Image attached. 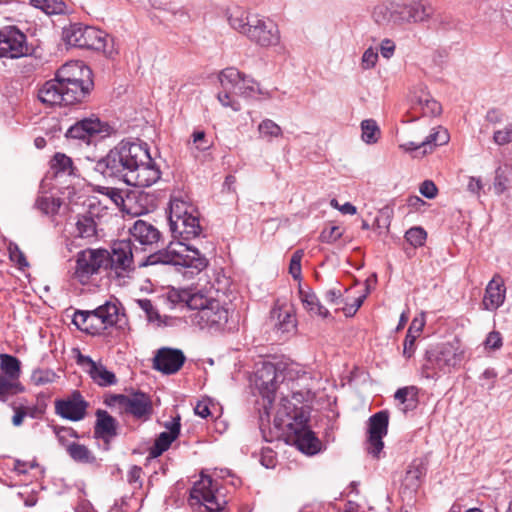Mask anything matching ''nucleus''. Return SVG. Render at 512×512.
I'll use <instances>...</instances> for the list:
<instances>
[{
  "mask_svg": "<svg viewBox=\"0 0 512 512\" xmlns=\"http://www.w3.org/2000/svg\"><path fill=\"white\" fill-rule=\"evenodd\" d=\"M36 207L44 214H55L61 206V201L58 198L43 195L37 198Z\"/></svg>",
  "mask_w": 512,
  "mask_h": 512,
  "instance_id": "nucleus-43",
  "label": "nucleus"
},
{
  "mask_svg": "<svg viewBox=\"0 0 512 512\" xmlns=\"http://www.w3.org/2000/svg\"><path fill=\"white\" fill-rule=\"evenodd\" d=\"M413 110L423 116L435 117L441 114V104L430 94L424 83L415 84L410 90Z\"/></svg>",
  "mask_w": 512,
  "mask_h": 512,
  "instance_id": "nucleus-19",
  "label": "nucleus"
},
{
  "mask_svg": "<svg viewBox=\"0 0 512 512\" xmlns=\"http://www.w3.org/2000/svg\"><path fill=\"white\" fill-rule=\"evenodd\" d=\"M107 269L119 280L130 277L134 271L132 244L130 240L116 241L111 246L107 259ZM125 283V281H123Z\"/></svg>",
  "mask_w": 512,
  "mask_h": 512,
  "instance_id": "nucleus-14",
  "label": "nucleus"
},
{
  "mask_svg": "<svg viewBox=\"0 0 512 512\" xmlns=\"http://www.w3.org/2000/svg\"><path fill=\"white\" fill-rule=\"evenodd\" d=\"M494 142L498 145H505L512 142V124L505 126L503 129L495 131L493 136Z\"/></svg>",
  "mask_w": 512,
  "mask_h": 512,
  "instance_id": "nucleus-48",
  "label": "nucleus"
},
{
  "mask_svg": "<svg viewBox=\"0 0 512 512\" xmlns=\"http://www.w3.org/2000/svg\"><path fill=\"white\" fill-rule=\"evenodd\" d=\"M87 403L78 391H74L65 399L55 402L56 413L64 419L79 421L86 414Z\"/></svg>",
  "mask_w": 512,
  "mask_h": 512,
  "instance_id": "nucleus-22",
  "label": "nucleus"
},
{
  "mask_svg": "<svg viewBox=\"0 0 512 512\" xmlns=\"http://www.w3.org/2000/svg\"><path fill=\"white\" fill-rule=\"evenodd\" d=\"M190 501L192 505H203L207 512H219L226 504V500L218 491L212 478L204 474H201L200 479L194 483L190 492Z\"/></svg>",
  "mask_w": 512,
  "mask_h": 512,
  "instance_id": "nucleus-12",
  "label": "nucleus"
},
{
  "mask_svg": "<svg viewBox=\"0 0 512 512\" xmlns=\"http://www.w3.org/2000/svg\"><path fill=\"white\" fill-rule=\"evenodd\" d=\"M93 88L92 71L80 61L64 64L56 77L39 90V100L47 105H71L82 102Z\"/></svg>",
  "mask_w": 512,
  "mask_h": 512,
  "instance_id": "nucleus-2",
  "label": "nucleus"
},
{
  "mask_svg": "<svg viewBox=\"0 0 512 512\" xmlns=\"http://www.w3.org/2000/svg\"><path fill=\"white\" fill-rule=\"evenodd\" d=\"M257 131L259 138L266 142H272L283 136L282 128L276 122L268 118L263 119L259 123Z\"/></svg>",
  "mask_w": 512,
  "mask_h": 512,
  "instance_id": "nucleus-34",
  "label": "nucleus"
},
{
  "mask_svg": "<svg viewBox=\"0 0 512 512\" xmlns=\"http://www.w3.org/2000/svg\"><path fill=\"white\" fill-rule=\"evenodd\" d=\"M343 234V231L338 226H331L325 228L320 235L323 242L332 243L337 241Z\"/></svg>",
  "mask_w": 512,
  "mask_h": 512,
  "instance_id": "nucleus-52",
  "label": "nucleus"
},
{
  "mask_svg": "<svg viewBox=\"0 0 512 512\" xmlns=\"http://www.w3.org/2000/svg\"><path fill=\"white\" fill-rule=\"evenodd\" d=\"M67 452L70 457L77 462L92 463L95 460L90 450L86 446L78 443L68 445Z\"/></svg>",
  "mask_w": 512,
  "mask_h": 512,
  "instance_id": "nucleus-39",
  "label": "nucleus"
},
{
  "mask_svg": "<svg viewBox=\"0 0 512 512\" xmlns=\"http://www.w3.org/2000/svg\"><path fill=\"white\" fill-rule=\"evenodd\" d=\"M131 237L142 245H152L159 239V231L150 223L137 220L129 229Z\"/></svg>",
  "mask_w": 512,
  "mask_h": 512,
  "instance_id": "nucleus-28",
  "label": "nucleus"
},
{
  "mask_svg": "<svg viewBox=\"0 0 512 512\" xmlns=\"http://www.w3.org/2000/svg\"><path fill=\"white\" fill-rule=\"evenodd\" d=\"M31 4L48 15L61 14L65 10V4L62 0H31Z\"/></svg>",
  "mask_w": 512,
  "mask_h": 512,
  "instance_id": "nucleus-42",
  "label": "nucleus"
},
{
  "mask_svg": "<svg viewBox=\"0 0 512 512\" xmlns=\"http://www.w3.org/2000/svg\"><path fill=\"white\" fill-rule=\"evenodd\" d=\"M209 404L208 400L199 401L194 408L195 414L202 418L208 417L211 414Z\"/></svg>",
  "mask_w": 512,
  "mask_h": 512,
  "instance_id": "nucleus-62",
  "label": "nucleus"
},
{
  "mask_svg": "<svg viewBox=\"0 0 512 512\" xmlns=\"http://www.w3.org/2000/svg\"><path fill=\"white\" fill-rule=\"evenodd\" d=\"M260 94H263V92L259 83L241 72V81L237 85L235 97L256 98Z\"/></svg>",
  "mask_w": 512,
  "mask_h": 512,
  "instance_id": "nucleus-33",
  "label": "nucleus"
},
{
  "mask_svg": "<svg viewBox=\"0 0 512 512\" xmlns=\"http://www.w3.org/2000/svg\"><path fill=\"white\" fill-rule=\"evenodd\" d=\"M482 188H483V184H482V181L480 178L469 177L468 183H467V189L469 192L479 196Z\"/></svg>",
  "mask_w": 512,
  "mask_h": 512,
  "instance_id": "nucleus-64",
  "label": "nucleus"
},
{
  "mask_svg": "<svg viewBox=\"0 0 512 512\" xmlns=\"http://www.w3.org/2000/svg\"><path fill=\"white\" fill-rule=\"evenodd\" d=\"M421 471L418 468H410L405 476V482L411 486H417Z\"/></svg>",
  "mask_w": 512,
  "mask_h": 512,
  "instance_id": "nucleus-63",
  "label": "nucleus"
},
{
  "mask_svg": "<svg viewBox=\"0 0 512 512\" xmlns=\"http://www.w3.org/2000/svg\"><path fill=\"white\" fill-rule=\"evenodd\" d=\"M307 417L304 413L298 412L296 403L289 400L288 396L282 397L279 403L274 425L289 441L307 455H314L321 449V442L306 425Z\"/></svg>",
  "mask_w": 512,
  "mask_h": 512,
  "instance_id": "nucleus-3",
  "label": "nucleus"
},
{
  "mask_svg": "<svg viewBox=\"0 0 512 512\" xmlns=\"http://www.w3.org/2000/svg\"><path fill=\"white\" fill-rule=\"evenodd\" d=\"M484 345H485L486 350L495 351V350L500 349L502 346L501 334L497 331L490 332L486 337Z\"/></svg>",
  "mask_w": 512,
  "mask_h": 512,
  "instance_id": "nucleus-54",
  "label": "nucleus"
},
{
  "mask_svg": "<svg viewBox=\"0 0 512 512\" xmlns=\"http://www.w3.org/2000/svg\"><path fill=\"white\" fill-rule=\"evenodd\" d=\"M241 81V72L229 67L219 74L221 90L217 94V99L223 107H229L237 112L241 109L239 101L235 98L237 85Z\"/></svg>",
  "mask_w": 512,
  "mask_h": 512,
  "instance_id": "nucleus-17",
  "label": "nucleus"
},
{
  "mask_svg": "<svg viewBox=\"0 0 512 512\" xmlns=\"http://www.w3.org/2000/svg\"><path fill=\"white\" fill-rule=\"evenodd\" d=\"M432 9L421 1H388L376 5L372 18L378 25L404 28L430 19Z\"/></svg>",
  "mask_w": 512,
  "mask_h": 512,
  "instance_id": "nucleus-6",
  "label": "nucleus"
},
{
  "mask_svg": "<svg viewBox=\"0 0 512 512\" xmlns=\"http://www.w3.org/2000/svg\"><path fill=\"white\" fill-rule=\"evenodd\" d=\"M424 325H425V314L421 313L419 316L415 317L412 320L411 325L408 329V332L415 334L417 336H420Z\"/></svg>",
  "mask_w": 512,
  "mask_h": 512,
  "instance_id": "nucleus-58",
  "label": "nucleus"
},
{
  "mask_svg": "<svg viewBox=\"0 0 512 512\" xmlns=\"http://www.w3.org/2000/svg\"><path fill=\"white\" fill-rule=\"evenodd\" d=\"M169 224L173 235L182 240L194 239L202 231L198 211L181 196H173L170 200Z\"/></svg>",
  "mask_w": 512,
  "mask_h": 512,
  "instance_id": "nucleus-10",
  "label": "nucleus"
},
{
  "mask_svg": "<svg viewBox=\"0 0 512 512\" xmlns=\"http://www.w3.org/2000/svg\"><path fill=\"white\" fill-rule=\"evenodd\" d=\"M29 54L26 35L16 26L0 29V58L18 59Z\"/></svg>",
  "mask_w": 512,
  "mask_h": 512,
  "instance_id": "nucleus-15",
  "label": "nucleus"
},
{
  "mask_svg": "<svg viewBox=\"0 0 512 512\" xmlns=\"http://www.w3.org/2000/svg\"><path fill=\"white\" fill-rule=\"evenodd\" d=\"M173 302L185 303L191 310H196L192 321L201 329L219 331L225 327L229 312L218 300L207 296L199 290L183 289L171 293Z\"/></svg>",
  "mask_w": 512,
  "mask_h": 512,
  "instance_id": "nucleus-4",
  "label": "nucleus"
},
{
  "mask_svg": "<svg viewBox=\"0 0 512 512\" xmlns=\"http://www.w3.org/2000/svg\"><path fill=\"white\" fill-rule=\"evenodd\" d=\"M0 366L4 372V376L17 381L20 376V361L11 355L1 354L0 355Z\"/></svg>",
  "mask_w": 512,
  "mask_h": 512,
  "instance_id": "nucleus-35",
  "label": "nucleus"
},
{
  "mask_svg": "<svg viewBox=\"0 0 512 512\" xmlns=\"http://www.w3.org/2000/svg\"><path fill=\"white\" fill-rule=\"evenodd\" d=\"M275 328L282 333H290L296 329L294 308L289 304L276 306L271 312Z\"/></svg>",
  "mask_w": 512,
  "mask_h": 512,
  "instance_id": "nucleus-26",
  "label": "nucleus"
},
{
  "mask_svg": "<svg viewBox=\"0 0 512 512\" xmlns=\"http://www.w3.org/2000/svg\"><path fill=\"white\" fill-rule=\"evenodd\" d=\"M300 299L304 309L311 315H316L323 319L329 316V311L318 300L314 292L300 290Z\"/></svg>",
  "mask_w": 512,
  "mask_h": 512,
  "instance_id": "nucleus-30",
  "label": "nucleus"
},
{
  "mask_svg": "<svg viewBox=\"0 0 512 512\" xmlns=\"http://www.w3.org/2000/svg\"><path fill=\"white\" fill-rule=\"evenodd\" d=\"M419 336L407 332V335L403 344V355L407 358L412 357L415 352V341Z\"/></svg>",
  "mask_w": 512,
  "mask_h": 512,
  "instance_id": "nucleus-55",
  "label": "nucleus"
},
{
  "mask_svg": "<svg viewBox=\"0 0 512 512\" xmlns=\"http://www.w3.org/2000/svg\"><path fill=\"white\" fill-rule=\"evenodd\" d=\"M10 258L20 266H27L28 263L22 251L16 245L9 246Z\"/></svg>",
  "mask_w": 512,
  "mask_h": 512,
  "instance_id": "nucleus-59",
  "label": "nucleus"
},
{
  "mask_svg": "<svg viewBox=\"0 0 512 512\" xmlns=\"http://www.w3.org/2000/svg\"><path fill=\"white\" fill-rule=\"evenodd\" d=\"M112 130L108 123L102 122L98 117L92 115L72 125L67 130L66 136L68 138L86 140L96 135L101 137L109 136Z\"/></svg>",
  "mask_w": 512,
  "mask_h": 512,
  "instance_id": "nucleus-18",
  "label": "nucleus"
},
{
  "mask_svg": "<svg viewBox=\"0 0 512 512\" xmlns=\"http://www.w3.org/2000/svg\"><path fill=\"white\" fill-rule=\"evenodd\" d=\"M94 316V333L99 334L103 330L115 325L119 320V308L115 302L107 301L105 304L92 310Z\"/></svg>",
  "mask_w": 512,
  "mask_h": 512,
  "instance_id": "nucleus-25",
  "label": "nucleus"
},
{
  "mask_svg": "<svg viewBox=\"0 0 512 512\" xmlns=\"http://www.w3.org/2000/svg\"><path fill=\"white\" fill-rule=\"evenodd\" d=\"M419 190H420V193L428 199L435 198L437 195V191H438L436 185L432 181H429V180L424 181L420 185Z\"/></svg>",
  "mask_w": 512,
  "mask_h": 512,
  "instance_id": "nucleus-57",
  "label": "nucleus"
},
{
  "mask_svg": "<svg viewBox=\"0 0 512 512\" xmlns=\"http://www.w3.org/2000/svg\"><path fill=\"white\" fill-rule=\"evenodd\" d=\"M51 167L55 170L56 174H72L73 163L71 158L62 153H56L51 161Z\"/></svg>",
  "mask_w": 512,
  "mask_h": 512,
  "instance_id": "nucleus-44",
  "label": "nucleus"
},
{
  "mask_svg": "<svg viewBox=\"0 0 512 512\" xmlns=\"http://www.w3.org/2000/svg\"><path fill=\"white\" fill-rule=\"evenodd\" d=\"M105 403L119 413H129L137 418L146 416L150 411V401L143 393L111 395Z\"/></svg>",
  "mask_w": 512,
  "mask_h": 512,
  "instance_id": "nucleus-16",
  "label": "nucleus"
},
{
  "mask_svg": "<svg viewBox=\"0 0 512 512\" xmlns=\"http://www.w3.org/2000/svg\"><path fill=\"white\" fill-rule=\"evenodd\" d=\"M261 464L266 468H273L276 465V458L273 451L265 449L262 451Z\"/></svg>",
  "mask_w": 512,
  "mask_h": 512,
  "instance_id": "nucleus-61",
  "label": "nucleus"
},
{
  "mask_svg": "<svg viewBox=\"0 0 512 512\" xmlns=\"http://www.w3.org/2000/svg\"><path fill=\"white\" fill-rule=\"evenodd\" d=\"M389 414L387 411H380L369 420L368 453L373 457H379L384 447L382 438L387 434Z\"/></svg>",
  "mask_w": 512,
  "mask_h": 512,
  "instance_id": "nucleus-20",
  "label": "nucleus"
},
{
  "mask_svg": "<svg viewBox=\"0 0 512 512\" xmlns=\"http://www.w3.org/2000/svg\"><path fill=\"white\" fill-rule=\"evenodd\" d=\"M59 376L52 369L37 368L31 374V382L36 386H45L54 383Z\"/></svg>",
  "mask_w": 512,
  "mask_h": 512,
  "instance_id": "nucleus-38",
  "label": "nucleus"
},
{
  "mask_svg": "<svg viewBox=\"0 0 512 512\" xmlns=\"http://www.w3.org/2000/svg\"><path fill=\"white\" fill-rule=\"evenodd\" d=\"M74 235L79 238L89 239L96 235L94 220L88 216H81L75 224Z\"/></svg>",
  "mask_w": 512,
  "mask_h": 512,
  "instance_id": "nucleus-36",
  "label": "nucleus"
},
{
  "mask_svg": "<svg viewBox=\"0 0 512 512\" xmlns=\"http://www.w3.org/2000/svg\"><path fill=\"white\" fill-rule=\"evenodd\" d=\"M77 363L97 385L107 387L116 384L117 378L115 374L108 370L102 362L94 361L89 356L79 354L77 357Z\"/></svg>",
  "mask_w": 512,
  "mask_h": 512,
  "instance_id": "nucleus-21",
  "label": "nucleus"
},
{
  "mask_svg": "<svg viewBox=\"0 0 512 512\" xmlns=\"http://www.w3.org/2000/svg\"><path fill=\"white\" fill-rule=\"evenodd\" d=\"M138 304L140 308L146 313V316L150 322L159 321L160 316L150 300L142 299L138 301Z\"/></svg>",
  "mask_w": 512,
  "mask_h": 512,
  "instance_id": "nucleus-53",
  "label": "nucleus"
},
{
  "mask_svg": "<svg viewBox=\"0 0 512 512\" xmlns=\"http://www.w3.org/2000/svg\"><path fill=\"white\" fill-rule=\"evenodd\" d=\"M325 300L334 305H338L342 303V293L341 290L338 288H331L326 291L325 293Z\"/></svg>",
  "mask_w": 512,
  "mask_h": 512,
  "instance_id": "nucleus-60",
  "label": "nucleus"
},
{
  "mask_svg": "<svg viewBox=\"0 0 512 512\" xmlns=\"http://www.w3.org/2000/svg\"><path fill=\"white\" fill-rule=\"evenodd\" d=\"M506 298V287L504 280L499 274L488 282L482 299V308L487 311H495L504 303Z\"/></svg>",
  "mask_w": 512,
  "mask_h": 512,
  "instance_id": "nucleus-24",
  "label": "nucleus"
},
{
  "mask_svg": "<svg viewBox=\"0 0 512 512\" xmlns=\"http://www.w3.org/2000/svg\"><path fill=\"white\" fill-rule=\"evenodd\" d=\"M100 193L106 197L115 207L124 210L125 200L119 189L111 187H102Z\"/></svg>",
  "mask_w": 512,
  "mask_h": 512,
  "instance_id": "nucleus-45",
  "label": "nucleus"
},
{
  "mask_svg": "<svg viewBox=\"0 0 512 512\" xmlns=\"http://www.w3.org/2000/svg\"><path fill=\"white\" fill-rule=\"evenodd\" d=\"M426 232L421 227H413L409 229L406 234V240L414 247L422 246L426 240Z\"/></svg>",
  "mask_w": 512,
  "mask_h": 512,
  "instance_id": "nucleus-46",
  "label": "nucleus"
},
{
  "mask_svg": "<svg viewBox=\"0 0 512 512\" xmlns=\"http://www.w3.org/2000/svg\"><path fill=\"white\" fill-rule=\"evenodd\" d=\"M448 141L449 133L445 128L441 126L433 128L429 135L422 140V145H424L423 154L431 152L433 147L444 145Z\"/></svg>",
  "mask_w": 512,
  "mask_h": 512,
  "instance_id": "nucleus-32",
  "label": "nucleus"
},
{
  "mask_svg": "<svg viewBox=\"0 0 512 512\" xmlns=\"http://www.w3.org/2000/svg\"><path fill=\"white\" fill-rule=\"evenodd\" d=\"M108 256L109 251L105 249H86L79 252L73 273L74 279L82 284L88 283L102 268L107 269Z\"/></svg>",
  "mask_w": 512,
  "mask_h": 512,
  "instance_id": "nucleus-13",
  "label": "nucleus"
},
{
  "mask_svg": "<svg viewBox=\"0 0 512 512\" xmlns=\"http://www.w3.org/2000/svg\"><path fill=\"white\" fill-rule=\"evenodd\" d=\"M465 358V350L459 342L439 344L426 352L421 375L429 380H437L442 374L458 369Z\"/></svg>",
  "mask_w": 512,
  "mask_h": 512,
  "instance_id": "nucleus-7",
  "label": "nucleus"
},
{
  "mask_svg": "<svg viewBox=\"0 0 512 512\" xmlns=\"http://www.w3.org/2000/svg\"><path fill=\"white\" fill-rule=\"evenodd\" d=\"M168 431H164L159 434L155 440L154 445L150 448V456L158 457L164 451H166L171 443L177 438L180 431L179 418L173 419L169 424L166 425Z\"/></svg>",
  "mask_w": 512,
  "mask_h": 512,
  "instance_id": "nucleus-27",
  "label": "nucleus"
},
{
  "mask_svg": "<svg viewBox=\"0 0 512 512\" xmlns=\"http://www.w3.org/2000/svg\"><path fill=\"white\" fill-rule=\"evenodd\" d=\"M94 316L92 315V311H77L73 315L72 322L77 328L89 332L91 334L94 333L95 325H94Z\"/></svg>",
  "mask_w": 512,
  "mask_h": 512,
  "instance_id": "nucleus-41",
  "label": "nucleus"
},
{
  "mask_svg": "<svg viewBox=\"0 0 512 512\" xmlns=\"http://www.w3.org/2000/svg\"><path fill=\"white\" fill-rule=\"evenodd\" d=\"M394 398L399 402L400 410L406 413L409 410L416 408L418 403V388L415 386H407L398 389L395 392Z\"/></svg>",
  "mask_w": 512,
  "mask_h": 512,
  "instance_id": "nucleus-31",
  "label": "nucleus"
},
{
  "mask_svg": "<svg viewBox=\"0 0 512 512\" xmlns=\"http://www.w3.org/2000/svg\"><path fill=\"white\" fill-rule=\"evenodd\" d=\"M95 170L105 177H115L135 187H149L160 179V169L151 158L147 145L122 140L97 161Z\"/></svg>",
  "mask_w": 512,
  "mask_h": 512,
  "instance_id": "nucleus-1",
  "label": "nucleus"
},
{
  "mask_svg": "<svg viewBox=\"0 0 512 512\" xmlns=\"http://www.w3.org/2000/svg\"><path fill=\"white\" fill-rule=\"evenodd\" d=\"M279 373L283 375V380L289 381H294L306 374L303 368L294 362L280 363L277 366L272 363H263L255 373V386L269 406L272 405L277 390Z\"/></svg>",
  "mask_w": 512,
  "mask_h": 512,
  "instance_id": "nucleus-9",
  "label": "nucleus"
},
{
  "mask_svg": "<svg viewBox=\"0 0 512 512\" xmlns=\"http://www.w3.org/2000/svg\"><path fill=\"white\" fill-rule=\"evenodd\" d=\"M361 131V138L366 144H374L378 141L380 129L374 120H363L361 122Z\"/></svg>",
  "mask_w": 512,
  "mask_h": 512,
  "instance_id": "nucleus-37",
  "label": "nucleus"
},
{
  "mask_svg": "<svg viewBox=\"0 0 512 512\" xmlns=\"http://www.w3.org/2000/svg\"><path fill=\"white\" fill-rule=\"evenodd\" d=\"M378 61V52L373 47L367 48L361 57V67L363 70H369L376 66Z\"/></svg>",
  "mask_w": 512,
  "mask_h": 512,
  "instance_id": "nucleus-47",
  "label": "nucleus"
},
{
  "mask_svg": "<svg viewBox=\"0 0 512 512\" xmlns=\"http://www.w3.org/2000/svg\"><path fill=\"white\" fill-rule=\"evenodd\" d=\"M396 45L393 40L385 38L380 43V53L383 58L390 59L395 53Z\"/></svg>",
  "mask_w": 512,
  "mask_h": 512,
  "instance_id": "nucleus-56",
  "label": "nucleus"
},
{
  "mask_svg": "<svg viewBox=\"0 0 512 512\" xmlns=\"http://www.w3.org/2000/svg\"><path fill=\"white\" fill-rule=\"evenodd\" d=\"M19 390V384L2 374H0V397L8 393H15Z\"/></svg>",
  "mask_w": 512,
  "mask_h": 512,
  "instance_id": "nucleus-50",
  "label": "nucleus"
},
{
  "mask_svg": "<svg viewBox=\"0 0 512 512\" xmlns=\"http://www.w3.org/2000/svg\"><path fill=\"white\" fill-rule=\"evenodd\" d=\"M96 417L95 435L107 442L110 438L116 435V421L105 410H98L96 412Z\"/></svg>",
  "mask_w": 512,
  "mask_h": 512,
  "instance_id": "nucleus-29",
  "label": "nucleus"
},
{
  "mask_svg": "<svg viewBox=\"0 0 512 512\" xmlns=\"http://www.w3.org/2000/svg\"><path fill=\"white\" fill-rule=\"evenodd\" d=\"M192 145L198 151H206L211 147L204 131H195L192 134Z\"/></svg>",
  "mask_w": 512,
  "mask_h": 512,
  "instance_id": "nucleus-49",
  "label": "nucleus"
},
{
  "mask_svg": "<svg viewBox=\"0 0 512 512\" xmlns=\"http://www.w3.org/2000/svg\"><path fill=\"white\" fill-rule=\"evenodd\" d=\"M512 167L499 168L496 170L494 190L497 194L505 192L511 184Z\"/></svg>",
  "mask_w": 512,
  "mask_h": 512,
  "instance_id": "nucleus-40",
  "label": "nucleus"
},
{
  "mask_svg": "<svg viewBox=\"0 0 512 512\" xmlns=\"http://www.w3.org/2000/svg\"><path fill=\"white\" fill-rule=\"evenodd\" d=\"M62 38L70 46L102 51L108 57H114L119 52L114 39L107 33L79 23L65 27Z\"/></svg>",
  "mask_w": 512,
  "mask_h": 512,
  "instance_id": "nucleus-8",
  "label": "nucleus"
},
{
  "mask_svg": "<svg viewBox=\"0 0 512 512\" xmlns=\"http://www.w3.org/2000/svg\"><path fill=\"white\" fill-rule=\"evenodd\" d=\"M228 23L233 30L260 47L268 48L280 43L277 24L257 12L235 7L229 12Z\"/></svg>",
  "mask_w": 512,
  "mask_h": 512,
  "instance_id": "nucleus-5",
  "label": "nucleus"
},
{
  "mask_svg": "<svg viewBox=\"0 0 512 512\" xmlns=\"http://www.w3.org/2000/svg\"><path fill=\"white\" fill-rule=\"evenodd\" d=\"M303 252L301 250L296 251L290 260L289 272L294 279H299L301 276V259Z\"/></svg>",
  "mask_w": 512,
  "mask_h": 512,
  "instance_id": "nucleus-51",
  "label": "nucleus"
},
{
  "mask_svg": "<svg viewBox=\"0 0 512 512\" xmlns=\"http://www.w3.org/2000/svg\"><path fill=\"white\" fill-rule=\"evenodd\" d=\"M155 264L180 265L200 272L207 267L208 260L197 249L177 241L171 242L166 249L150 255L145 262V265Z\"/></svg>",
  "mask_w": 512,
  "mask_h": 512,
  "instance_id": "nucleus-11",
  "label": "nucleus"
},
{
  "mask_svg": "<svg viewBox=\"0 0 512 512\" xmlns=\"http://www.w3.org/2000/svg\"><path fill=\"white\" fill-rule=\"evenodd\" d=\"M185 356L182 351L171 348H161L154 357V368L164 374L176 373L183 365Z\"/></svg>",
  "mask_w": 512,
  "mask_h": 512,
  "instance_id": "nucleus-23",
  "label": "nucleus"
}]
</instances>
